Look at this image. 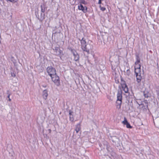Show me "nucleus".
<instances>
[{"label": "nucleus", "instance_id": "f257e3e1", "mask_svg": "<svg viewBox=\"0 0 159 159\" xmlns=\"http://www.w3.org/2000/svg\"><path fill=\"white\" fill-rule=\"evenodd\" d=\"M81 48L83 51L86 52L87 54L90 53V52L93 48V46L89 42L87 43L85 39L83 38L80 40Z\"/></svg>", "mask_w": 159, "mask_h": 159}, {"label": "nucleus", "instance_id": "f03ea898", "mask_svg": "<svg viewBox=\"0 0 159 159\" xmlns=\"http://www.w3.org/2000/svg\"><path fill=\"white\" fill-rule=\"evenodd\" d=\"M75 131L76 133L74 132L73 137L75 139H79L80 137L81 133V125L80 124H78L76 125Z\"/></svg>", "mask_w": 159, "mask_h": 159}, {"label": "nucleus", "instance_id": "7ed1b4c3", "mask_svg": "<svg viewBox=\"0 0 159 159\" xmlns=\"http://www.w3.org/2000/svg\"><path fill=\"white\" fill-rule=\"evenodd\" d=\"M79 2L80 4L78 6V9L82 10L84 12L86 13L87 11V8L86 7H84L82 4L86 5L87 2L84 0H79Z\"/></svg>", "mask_w": 159, "mask_h": 159}, {"label": "nucleus", "instance_id": "20e7f679", "mask_svg": "<svg viewBox=\"0 0 159 159\" xmlns=\"http://www.w3.org/2000/svg\"><path fill=\"white\" fill-rule=\"evenodd\" d=\"M47 71L50 77L56 74L55 69L52 66L48 67L47 69Z\"/></svg>", "mask_w": 159, "mask_h": 159}, {"label": "nucleus", "instance_id": "39448f33", "mask_svg": "<svg viewBox=\"0 0 159 159\" xmlns=\"http://www.w3.org/2000/svg\"><path fill=\"white\" fill-rule=\"evenodd\" d=\"M52 81L54 82L55 84L58 86L60 84V81L59 78L57 74L55 75H54L51 76Z\"/></svg>", "mask_w": 159, "mask_h": 159}, {"label": "nucleus", "instance_id": "423d86ee", "mask_svg": "<svg viewBox=\"0 0 159 159\" xmlns=\"http://www.w3.org/2000/svg\"><path fill=\"white\" fill-rule=\"evenodd\" d=\"M54 52L55 53L56 55L59 56L61 59V57L63 55V51H61L58 47H56L54 49Z\"/></svg>", "mask_w": 159, "mask_h": 159}, {"label": "nucleus", "instance_id": "0eeeda50", "mask_svg": "<svg viewBox=\"0 0 159 159\" xmlns=\"http://www.w3.org/2000/svg\"><path fill=\"white\" fill-rule=\"evenodd\" d=\"M122 92L120 90L118 92L117 94V100L116 103L119 104H120L122 102Z\"/></svg>", "mask_w": 159, "mask_h": 159}, {"label": "nucleus", "instance_id": "6e6552de", "mask_svg": "<svg viewBox=\"0 0 159 159\" xmlns=\"http://www.w3.org/2000/svg\"><path fill=\"white\" fill-rule=\"evenodd\" d=\"M137 61L135 62V66H134V69L137 68L140 69L141 66L139 63L140 62V59L139 57H137Z\"/></svg>", "mask_w": 159, "mask_h": 159}, {"label": "nucleus", "instance_id": "1a4fd4ad", "mask_svg": "<svg viewBox=\"0 0 159 159\" xmlns=\"http://www.w3.org/2000/svg\"><path fill=\"white\" fill-rule=\"evenodd\" d=\"M73 54L74 56V60L77 61L79 59V56L78 54L77 53L76 51H72Z\"/></svg>", "mask_w": 159, "mask_h": 159}, {"label": "nucleus", "instance_id": "9d476101", "mask_svg": "<svg viewBox=\"0 0 159 159\" xmlns=\"http://www.w3.org/2000/svg\"><path fill=\"white\" fill-rule=\"evenodd\" d=\"M48 96V91L46 90H44L43 91V98L46 100Z\"/></svg>", "mask_w": 159, "mask_h": 159}, {"label": "nucleus", "instance_id": "9b49d317", "mask_svg": "<svg viewBox=\"0 0 159 159\" xmlns=\"http://www.w3.org/2000/svg\"><path fill=\"white\" fill-rule=\"evenodd\" d=\"M123 90L124 91L125 93H127L128 92L129 90L126 84H124L122 85Z\"/></svg>", "mask_w": 159, "mask_h": 159}, {"label": "nucleus", "instance_id": "f8f14e48", "mask_svg": "<svg viewBox=\"0 0 159 159\" xmlns=\"http://www.w3.org/2000/svg\"><path fill=\"white\" fill-rule=\"evenodd\" d=\"M73 112L70 110L69 111V118L70 120L71 121H73L74 120V119L73 117Z\"/></svg>", "mask_w": 159, "mask_h": 159}, {"label": "nucleus", "instance_id": "ddd939ff", "mask_svg": "<svg viewBox=\"0 0 159 159\" xmlns=\"http://www.w3.org/2000/svg\"><path fill=\"white\" fill-rule=\"evenodd\" d=\"M136 77L137 81L138 83L140 82L141 81V80L142 78V77L141 76V74L136 75Z\"/></svg>", "mask_w": 159, "mask_h": 159}, {"label": "nucleus", "instance_id": "4468645a", "mask_svg": "<svg viewBox=\"0 0 159 159\" xmlns=\"http://www.w3.org/2000/svg\"><path fill=\"white\" fill-rule=\"evenodd\" d=\"M41 11L42 12L44 13L46 9L45 5L44 4L41 5Z\"/></svg>", "mask_w": 159, "mask_h": 159}, {"label": "nucleus", "instance_id": "2eb2a0df", "mask_svg": "<svg viewBox=\"0 0 159 159\" xmlns=\"http://www.w3.org/2000/svg\"><path fill=\"white\" fill-rule=\"evenodd\" d=\"M125 75H127V76H130L131 74L130 71L129 69H127L126 70L124 71Z\"/></svg>", "mask_w": 159, "mask_h": 159}, {"label": "nucleus", "instance_id": "dca6fc26", "mask_svg": "<svg viewBox=\"0 0 159 159\" xmlns=\"http://www.w3.org/2000/svg\"><path fill=\"white\" fill-rule=\"evenodd\" d=\"M134 72L136 75H138L141 74V69L137 68L134 69Z\"/></svg>", "mask_w": 159, "mask_h": 159}, {"label": "nucleus", "instance_id": "f3484780", "mask_svg": "<svg viewBox=\"0 0 159 159\" xmlns=\"http://www.w3.org/2000/svg\"><path fill=\"white\" fill-rule=\"evenodd\" d=\"M144 96L145 98H148V93L146 91L143 92Z\"/></svg>", "mask_w": 159, "mask_h": 159}, {"label": "nucleus", "instance_id": "a211bd4d", "mask_svg": "<svg viewBox=\"0 0 159 159\" xmlns=\"http://www.w3.org/2000/svg\"><path fill=\"white\" fill-rule=\"evenodd\" d=\"M155 121L159 127V117L156 118Z\"/></svg>", "mask_w": 159, "mask_h": 159}, {"label": "nucleus", "instance_id": "6ab92c4d", "mask_svg": "<svg viewBox=\"0 0 159 159\" xmlns=\"http://www.w3.org/2000/svg\"><path fill=\"white\" fill-rule=\"evenodd\" d=\"M128 123L125 117L124 120L122 121V123L125 125H126Z\"/></svg>", "mask_w": 159, "mask_h": 159}, {"label": "nucleus", "instance_id": "aec40b11", "mask_svg": "<svg viewBox=\"0 0 159 159\" xmlns=\"http://www.w3.org/2000/svg\"><path fill=\"white\" fill-rule=\"evenodd\" d=\"M126 125V127L127 128H132V127L128 123Z\"/></svg>", "mask_w": 159, "mask_h": 159}, {"label": "nucleus", "instance_id": "412c9836", "mask_svg": "<svg viewBox=\"0 0 159 159\" xmlns=\"http://www.w3.org/2000/svg\"><path fill=\"white\" fill-rule=\"evenodd\" d=\"M100 8L101 10L102 11H103L106 10V8L104 7H102L101 6H100Z\"/></svg>", "mask_w": 159, "mask_h": 159}, {"label": "nucleus", "instance_id": "4be33fe9", "mask_svg": "<svg viewBox=\"0 0 159 159\" xmlns=\"http://www.w3.org/2000/svg\"><path fill=\"white\" fill-rule=\"evenodd\" d=\"M10 94H8L7 98H8V101L10 102L11 101V99L10 98Z\"/></svg>", "mask_w": 159, "mask_h": 159}, {"label": "nucleus", "instance_id": "5701e85b", "mask_svg": "<svg viewBox=\"0 0 159 159\" xmlns=\"http://www.w3.org/2000/svg\"><path fill=\"white\" fill-rule=\"evenodd\" d=\"M102 0H99L98 3L99 4H100L101 3Z\"/></svg>", "mask_w": 159, "mask_h": 159}, {"label": "nucleus", "instance_id": "b1692460", "mask_svg": "<svg viewBox=\"0 0 159 159\" xmlns=\"http://www.w3.org/2000/svg\"><path fill=\"white\" fill-rule=\"evenodd\" d=\"M48 131L49 132V133H51V130L50 129H48Z\"/></svg>", "mask_w": 159, "mask_h": 159}, {"label": "nucleus", "instance_id": "393cba45", "mask_svg": "<svg viewBox=\"0 0 159 159\" xmlns=\"http://www.w3.org/2000/svg\"><path fill=\"white\" fill-rule=\"evenodd\" d=\"M11 76H13V77H15L16 76V75H15V74H14V75H11Z\"/></svg>", "mask_w": 159, "mask_h": 159}, {"label": "nucleus", "instance_id": "a878e982", "mask_svg": "<svg viewBox=\"0 0 159 159\" xmlns=\"http://www.w3.org/2000/svg\"><path fill=\"white\" fill-rule=\"evenodd\" d=\"M134 2H136V0H134Z\"/></svg>", "mask_w": 159, "mask_h": 159}]
</instances>
